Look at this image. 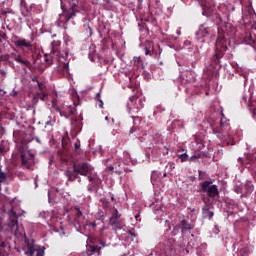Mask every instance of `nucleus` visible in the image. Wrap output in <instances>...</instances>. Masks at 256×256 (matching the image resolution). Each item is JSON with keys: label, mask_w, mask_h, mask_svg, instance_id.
<instances>
[{"label": "nucleus", "mask_w": 256, "mask_h": 256, "mask_svg": "<svg viewBox=\"0 0 256 256\" xmlns=\"http://www.w3.org/2000/svg\"><path fill=\"white\" fill-rule=\"evenodd\" d=\"M179 159H181V162L184 163V161H187V159H189V156L187 155V153H184L179 156Z\"/></svg>", "instance_id": "nucleus-36"}, {"label": "nucleus", "mask_w": 256, "mask_h": 256, "mask_svg": "<svg viewBox=\"0 0 256 256\" xmlns=\"http://www.w3.org/2000/svg\"><path fill=\"white\" fill-rule=\"evenodd\" d=\"M0 73H1V75H5L6 72H5V70L1 69Z\"/></svg>", "instance_id": "nucleus-55"}, {"label": "nucleus", "mask_w": 256, "mask_h": 256, "mask_svg": "<svg viewBox=\"0 0 256 256\" xmlns=\"http://www.w3.org/2000/svg\"><path fill=\"white\" fill-rule=\"evenodd\" d=\"M8 226L12 231H19V221L17 218L9 219Z\"/></svg>", "instance_id": "nucleus-19"}, {"label": "nucleus", "mask_w": 256, "mask_h": 256, "mask_svg": "<svg viewBox=\"0 0 256 256\" xmlns=\"http://www.w3.org/2000/svg\"><path fill=\"white\" fill-rule=\"evenodd\" d=\"M44 255H45V251L44 250H37L36 256H44Z\"/></svg>", "instance_id": "nucleus-42"}, {"label": "nucleus", "mask_w": 256, "mask_h": 256, "mask_svg": "<svg viewBox=\"0 0 256 256\" xmlns=\"http://www.w3.org/2000/svg\"><path fill=\"white\" fill-rule=\"evenodd\" d=\"M244 39L248 43V45H256V34L253 33V31L246 34Z\"/></svg>", "instance_id": "nucleus-18"}, {"label": "nucleus", "mask_w": 256, "mask_h": 256, "mask_svg": "<svg viewBox=\"0 0 256 256\" xmlns=\"http://www.w3.org/2000/svg\"><path fill=\"white\" fill-rule=\"evenodd\" d=\"M21 161L23 167L26 169H31L33 165H35V154L31 153V151H23L21 153Z\"/></svg>", "instance_id": "nucleus-9"}, {"label": "nucleus", "mask_w": 256, "mask_h": 256, "mask_svg": "<svg viewBox=\"0 0 256 256\" xmlns=\"http://www.w3.org/2000/svg\"><path fill=\"white\" fill-rule=\"evenodd\" d=\"M35 253V249H33L32 247L29 248V254L30 255H34Z\"/></svg>", "instance_id": "nucleus-47"}, {"label": "nucleus", "mask_w": 256, "mask_h": 256, "mask_svg": "<svg viewBox=\"0 0 256 256\" xmlns=\"http://www.w3.org/2000/svg\"><path fill=\"white\" fill-rule=\"evenodd\" d=\"M145 55H151V49L148 46L145 47Z\"/></svg>", "instance_id": "nucleus-43"}, {"label": "nucleus", "mask_w": 256, "mask_h": 256, "mask_svg": "<svg viewBox=\"0 0 256 256\" xmlns=\"http://www.w3.org/2000/svg\"><path fill=\"white\" fill-rule=\"evenodd\" d=\"M16 63H19L20 65H24V67H27L28 69H31V67H33L31 62L27 59H23V56L21 55L17 58Z\"/></svg>", "instance_id": "nucleus-20"}, {"label": "nucleus", "mask_w": 256, "mask_h": 256, "mask_svg": "<svg viewBox=\"0 0 256 256\" xmlns=\"http://www.w3.org/2000/svg\"><path fill=\"white\" fill-rule=\"evenodd\" d=\"M189 179L193 183V181H195L196 178H195V176H190Z\"/></svg>", "instance_id": "nucleus-52"}, {"label": "nucleus", "mask_w": 256, "mask_h": 256, "mask_svg": "<svg viewBox=\"0 0 256 256\" xmlns=\"http://www.w3.org/2000/svg\"><path fill=\"white\" fill-rule=\"evenodd\" d=\"M36 97L37 99H40V101H47V93H45L44 91L37 92Z\"/></svg>", "instance_id": "nucleus-26"}, {"label": "nucleus", "mask_w": 256, "mask_h": 256, "mask_svg": "<svg viewBox=\"0 0 256 256\" xmlns=\"http://www.w3.org/2000/svg\"><path fill=\"white\" fill-rule=\"evenodd\" d=\"M139 217V215H136L135 218L137 219Z\"/></svg>", "instance_id": "nucleus-63"}, {"label": "nucleus", "mask_w": 256, "mask_h": 256, "mask_svg": "<svg viewBox=\"0 0 256 256\" xmlns=\"http://www.w3.org/2000/svg\"><path fill=\"white\" fill-rule=\"evenodd\" d=\"M5 241L3 240V238L0 236V256H9L6 252H5Z\"/></svg>", "instance_id": "nucleus-23"}, {"label": "nucleus", "mask_w": 256, "mask_h": 256, "mask_svg": "<svg viewBox=\"0 0 256 256\" xmlns=\"http://www.w3.org/2000/svg\"><path fill=\"white\" fill-rule=\"evenodd\" d=\"M147 45H149V47H151V45H153V42L148 41V42H147Z\"/></svg>", "instance_id": "nucleus-57"}, {"label": "nucleus", "mask_w": 256, "mask_h": 256, "mask_svg": "<svg viewBox=\"0 0 256 256\" xmlns=\"http://www.w3.org/2000/svg\"><path fill=\"white\" fill-rule=\"evenodd\" d=\"M140 3L143 1V0H138Z\"/></svg>", "instance_id": "nucleus-64"}, {"label": "nucleus", "mask_w": 256, "mask_h": 256, "mask_svg": "<svg viewBox=\"0 0 256 256\" xmlns=\"http://www.w3.org/2000/svg\"><path fill=\"white\" fill-rule=\"evenodd\" d=\"M11 56L9 54H5V55H0V59L2 61H8L10 63V65L12 64L13 65V62L11 60H9Z\"/></svg>", "instance_id": "nucleus-31"}, {"label": "nucleus", "mask_w": 256, "mask_h": 256, "mask_svg": "<svg viewBox=\"0 0 256 256\" xmlns=\"http://www.w3.org/2000/svg\"><path fill=\"white\" fill-rule=\"evenodd\" d=\"M207 35H209V26L206 24H201L196 32L197 39H203V37H207Z\"/></svg>", "instance_id": "nucleus-15"}, {"label": "nucleus", "mask_w": 256, "mask_h": 256, "mask_svg": "<svg viewBox=\"0 0 256 256\" xmlns=\"http://www.w3.org/2000/svg\"><path fill=\"white\" fill-rule=\"evenodd\" d=\"M109 225H111L113 231H119V229H123V223L120 218H109Z\"/></svg>", "instance_id": "nucleus-16"}, {"label": "nucleus", "mask_w": 256, "mask_h": 256, "mask_svg": "<svg viewBox=\"0 0 256 256\" xmlns=\"http://www.w3.org/2000/svg\"><path fill=\"white\" fill-rule=\"evenodd\" d=\"M135 131H137V128H131V129H130V133H131V134L135 133Z\"/></svg>", "instance_id": "nucleus-51"}, {"label": "nucleus", "mask_w": 256, "mask_h": 256, "mask_svg": "<svg viewBox=\"0 0 256 256\" xmlns=\"http://www.w3.org/2000/svg\"><path fill=\"white\" fill-rule=\"evenodd\" d=\"M128 235H130V237L132 238V241L133 239H135L136 235L134 234L133 231H128Z\"/></svg>", "instance_id": "nucleus-44"}, {"label": "nucleus", "mask_w": 256, "mask_h": 256, "mask_svg": "<svg viewBox=\"0 0 256 256\" xmlns=\"http://www.w3.org/2000/svg\"><path fill=\"white\" fill-rule=\"evenodd\" d=\"M61 55L62 56L53 54V52H50V54H45L44 61L47 65V67H50V65H53V61H58V63H59V62L63 61V59H65L66 57H69V53H64Z\"/></svg>", "instance_id": "nucleus-10"}, {"label": "nucleus", "mask_w": 256, "mask_h": 256, "mask_svg": "<svg viewBox=\"0 0 256 256\" xmlns=\"http://www.w3.org/2000/svg\"><path fill=\"white\" fill-rule=\"evenodd\" d=\"M70 5V9L64 11V14L60 15L58 19L59 25H65V23H69L71 19H74L77 16V13H79V10H77V5H79V0H65Z\"/></svg>", "instance_id": "nucleus-3"}, {"label": "nucleus", "mask_w": 256, "mask_h": 256, "mask_svg": "<svg viewBox=\"0 0 256 256\" xmlns=\"http://www.w3.org/2000/svg\"><path fill=\"white\" fill-rule=\"evenodd\" d=\"M181 225H182V230H191L193 229V227L191 226V224H188L187 221L185 219H183L181 221Z\"/></svg>", "instance_id": "nucleus-27"}, {"label": "nucleus", "mask_w": 256, "mask_h": 256, "mask_svg": "<svg viewBox=\"0 0 256 256\" xmlns=\"http://www.w3.org/2000/svg\"><path fill=\"white\" fill-rule=\"evenodd\" d=\"M202 214H203V217L204 219H213V211L209 210L208 207H205L202 209Z\"/></svg>", "instance_id": "nucleus-21"}, {"label": "nucleus", "mask_w": 256, "mask_h": 256, "mask_svg": "<svg viewBox=\"0 0 256 256\" xmlns=\"http://www.w3.org/2000/svg\"><path fill=\"white\" fill-rule=\"evenodd\" d=\"M202 193H206L211 199L219 197V188L211 181H204L200 183Z\"/></svg>", "instance_id": "nucleus-7"}, {"label": "nucleus", "mask_w": 256, "mask_h": 256, "mask_svg": "<svg viewBox=\"0 0 256 256\" xmlns=\"http://www.w3.org/2000/svg\"><path fill=\"white\" fill-rule=\"evenodd\" d=\"M231 126L229 121L225 118V115L222 113V118L219 120L218 124H212V130L217 135L219 139H224V137H229V131Z\"/></svg>", "instance_id": "nucleus-4"}, {"label": "nucleus", "mask_w": 256, "mask_h": 256, "mask_svg": "<svg viewBox=\"0 0 256 256\" xmlns=\"http://www.w3.org/2000/svg\"><path fill=\"white\" fill-rule=\"evenodd\" d=\"M89 173H91V165L87 162H74L72 164V169L67 168L64 172L65 177H67V181L73 183L80 179L79 175L82 177H89Z\"/></svg>", "instance_id": "nucleus-2"}, {"label": "nucleus", "mask_w": 256, "mask_h": 256, "mask_svg": "<svg viewBox=\"0 0 256 256\" xmlns=\"http://www.w3.org/2000/svg\"><path fill=\"white\" fill-rule=\"evenodd\" d=\"M137 99H139V96H130L129 97V102L127 103V109L129 115H133V113H139L141 109H143V99L138 100L137 104Z\"/></svg>", "instance_id": "nucleus-8"}, {"label": "nucleus", "mask_w": 256, "mask_h": 256, "mask_svg": "<svg viewBox=\"0 0 256 256\" xmlns=\"http://www.w3.org/2000/svg\"><path fill=\"white\" fill-rule=\"evenodd\" d=\"M61 45V42L59 40H54L52 43H51V53H53V55H58V56H62V55H65V53L67 52H61L59 51V46Z\"/></svg>", "instance_id": "nucleus-17"}, {"label": "nucleus", "mask_w": 256, "mask_h": 256, "mask_svg": "<svg viewBox=\"0 0 256 256\" xmlns=\"http://www.w3.org/2000/svg\"><path fill=\"white\" fill-rule=\"evenodd\" d=\"M3 39H5V37H3V35H0V45L3 43Z\"/></svg>", "instance_id": "nucleus-53"}, {"label": "nucleus", "mask_w": 256, "mask_h": 256, "mask_svg": "<svg viewBox=\"0 0 256 256\" xmlns=\"http://www.w3.org/2000/svg\"><path fill=\"white\" fill-rule=\"evenodd\" d=\"M156 175H157V172H152L151 181H155Z\"/></svg>", "instance_id": "nucleus-46"}, {"label": "nucleus", "mask_w": 256, "mask_h": 256, "mask_svg": "<svg viewBox=\"0 0 256 256\" xmlns=\"http://www.w3.org/2000/svg\"><path fill=\"white\" fill-rule=\"evenodd\" d=\"M110 219H121V214H119V210L114 208Z\"/></svg>", "instance_id": "nucleus-29"}, {"label": "nucleus", "mask_w": 256, "mask_h": 256, "mask_svg": "<svg viewBox=\"0 0 256 256\" xmlns=\"http://www.w3.org/2000/svg\"><path fill=\"white\" fill-rule=\"evenodd\" d=\"M157 249L161 250L163 256L175 255V240L173 237L166 238L164 242H161Z\"/></svg>", "instance_id": "nucleus-6"}, {"label": "nucleus", "mask_w": 256, "mask_h": 256, "mask_svg": "<svg viewBox=\"0 0 256 256\" xmlns=\"http://www.w3.org/2000/svg\"><path fill=\"white\" fill-rule=\"evenodd\" d=\"M88 227H92V229H93V231H95V229H97V222H90L89 224H88Z\"/></svg>", "instance_id": "nucleus-39"}, {"label": "nucleus", "mask_w": 256, "mask_h": 256, "mask_svg": "<svg viewBox=\"0 0 256 256\" xmlns=\"http://www.w3.org/2000/svg\"><path fill=\"white\" fill-rule=\"evenodd\" d=\"M20 55H21V54L11 53V54H10V57H11L12 59H14V61H16Z\"/></svg>", "instance_id": "nucleus-40"}, {"label": "nucleus", "mask_w": 256, "mask_h": 256, "mask_svg": "<svg viewBox=\"0 0 256 256\" xmlns=\"http://www.w3.org/2000/svg\"><path fill=\"white\" fill-rule=\"evenodd\" d=\"M77 102H74V106H66L63 108V110L56 108V110L60 113L61 117H65V119H69L72 115H75L77 113Z\"/></svg>", "instance_id": "nucleus-11"}, {"label": "nucleus", "mask_w": 256, "mask_h": 256, "mask_svg": "<svg viewBox=\"0 0 256 256\" xmlns=\"http://www.w3.org/2000/svg\"><path fill=\"white\" fill-rule=\"evenodd\" d=\"M74 213H75L76 219H80V217H83V212L78 207L74 208Z\"/></svg>", "instance_id": "nucleus-30"}, {"label": "nucleus", "mask_w": 256, "mask_h": 256, "mask_svg": "<svg viewBox=\"0 0 256 256\" xmlns=\"http://www.w3.org/2000/svg\"><path fill=\"white\" fill-rule=\"evenodd\" d=\"M9 219H17V212L9 210Z\"/></svg>", "instance_id": "nucleus-35"}, {"label": "nucleus", "mask_w": 256, "mask_h": 256, "mask_svg": "<svg viewBox=\"0 0 256 256\" xmlns=\"http://www.w3.org/2000/svg\"><path fill=\"white\" fill-rule=\"evenodd\" d=\"M100 203H102V208L105 210V211H111V204L109 203V200L105 199V198H102L100 200Z\"/></svg>", "instance_id": "nucleus-24"}, {"label": "nucleus", "mask_w": 256, "mask_h": 256, "mask_svg": "<svg viewBox=\"0 0 256 256\" xmlns=\"http://www.w3.org/2000/svg\"><path fill=\"white\" fill-rule=\"evenodd\" d=\"M14 45H16L18 49H23V47H25V49H28L29 51L33 49V42L26 40L25 38L15 40Z\"/></svg>", "instance_id": "nucleus-12"}, {"label": "nucleus", "mask_w": 256, "mask_h": 256, "mask_svg": "<svg viewBox=\"0 0 256 256\" xmlns=\"http://www.w3.org/2000/svg\"><path fill=\"white\" fill-rule=\"evenodd\" d=\"M32 81H33V83H37V84L39 83V79H37V77H33Z\"/></svg>", "instance_id": "nucleus-49"}, {"label": "nucleus", "mask_w": 256, "mask_h": 256, "mask_svg": "<svg viewBox=\"0 0 256 256\" xmlns=\"http://www.w3.org/2000/svg\"><path fill=\"white\" fill-rule=\"evenodd\" d=\"M88 181H90V183H93L95 181V178H93L92 176H88Z\"/></svg>", "instance_id": "nucleus-48"}, {"label": "nucleus", "mask_w": 256, "mask_h": 256, "mask_svg": "<svg viewBox=\"0 0 256 256\" xmlns=\"http://www.w3.org/2000/svg\"><path fill=\"white\" fill-rule=\"evenodd\" d=\"M245 9H246L248 14L253 15V6L248 5V6H246Z\"/></svg>", "instance_id": "nucleus-38"}, {"label": "nucleus", "mask_w": 256, "mask_h": 256, "mask_svg": "<svg viewBox=\"0 0 256 256\" xmlns=\"http://www.w3.org/2000/svg\"><path fill=\"white\" fill-rule=\"evenodd\" d=\"M238 163L242 165V167H246L252 175L254 179H256V153L247 154L245 160L243 158H238Z\"/></svg>", "instance_id": "nucleus-5"}, {"label": "nucleus", "mask_w": 256, "mask_h": 256, "mask_svg": "<svg viewBox=\"0 0 256 256\" xmlns=\"http://www.w3.org/2000/svg\"><path fill=\"white\" fill-rule=\"evenodd\" d=\"M0 95H5V91L0 88Z\"/></svg>", "instance_id": "nucleus-54"}, {"label": "nucleus", "mask_w": 256, "mask_h": 256, "mask_svg": "<svg viewBox=\"0 0 256 256\" xmlns=\"http://www.w3.org/2000/svg\"><path fill=\"white\" fill-rule=\"evenodd\" d=\"M88 241H89V243H91L88 245H97V243H99V245H101V247H106L105 242H103L101 239L97 240V238H95V237H90V238H88Z\"/></svg>", "instance_id": "nucleus-22"}, {"label": "nucleus", "mask_w": 256, "mask_h": 256, "mask_svg": "<svg viewBox=\"0 0 256 256\" xmlns=\"http://www.w3.org/2000/svg\"><path fill=\"white\" fill-rule=\"evenodd\" d=\"M179 231H180V227L174 226L173 231L171 232V237H175V235H177Z\"/></svg>", "instance_id": "nucleus-34"}, {"label": "nucleus", "mask_w": 256, "mask_h": 256, "mask_svg": "<svg viewBox=\"0 0 256 256\" xmlns=\"http://www.w3.org/2000/svg\"><path fill=\"white\" fill-rule=\"evenodd\" d=\"M146 155H147L148 159H150V158H151V155H149V154H146Z\"/></svg>", "instance_id": "nucleus-61"}, {"label": "nucleus", "mask_w": 256, "mask_h": 256, "mask_svg": "<svg viewBox=\"0 0 256 256\" xmlns=\"http://www.w3.org/2000/svg\"><path fill=\"white\" fill-rule=\"evenodd\" d=\"M200 5L202 7V15H204V17H213V15H215V23L218 25V37L215 43V53L210 58V63L206 66L205 70V73L208 75V79H211V77H217V73L221 68V59H223L225 51H227V39L225 38V29H223L226 22L223 20L221 15L215 12V2H213V0H201Z\"/></svg>", "instance_id": "nucleus-1"}, {"label": "nucleus", "mask_w": 256, "mask_h": 256, "mask_svg": "<svg viewBox=\"0 0 256 256\" xmlns=\"http://www.w3.org/2000/svg\"><path fill=\"white\" fill-rule=\"evenodd\" d=\"M66 61H67V57L62 58V61L60 63H63V65L58 67V73L62 77H69V62H66Z\"/></svg>", "instance_id": "nucleus-13"}, {"label": "nucleus", "mask_w": 256, "mask_h": 256, "mask_svg": "<svg viewBox=\"0 0 256 256\" xmlns=\"http://www.w3.org/2000/svg\"><path fill=\"white\" fill-rule=\"evenodd\" d=\"M0 153H3V147L0 146Z\"/></svg>", "instance_id": "nucleus-58"}, {"label": "nucleus", "mask_w": 256, "mask_h": 256, "mask_svg": "<svg viewBox=\"0 0 256 256\" xmlns=\"http://www.w3.org/2000/svg\"><path fill=\"white\" fill-rule=\"evenodd\" d=\"M206 95H209V92H208V91H206Z\"/></svg>", "instance_id": "nucleus-62"}, {"label": "nucleus", "mask_w": 256, "mask_h": 256, "mask_svg": "<svg viewBox=\"0 0 256 256\" xmlns=\"http://www.w3.org/2000/svg\"><path fill=\"white\" fill-rule=\"evenodd\" d=\"M36 89H38L39 92H43L45 90V84H43V82H38L36 85Z\"/></svg>", "instance_id": "nucleus-32"}, {"label": "nucleus", "mask_w": 256, "mask_h": 256, "mask_svg": "<svg viewBox=\"0 0 256 256\" xmlns=\"http://www.w3.org/2000/svg\"><path fill=\"white\" fill-rule=\"evenodd\" d=\"M108 169H109V171H114L115 168L113 166H109Z\"/></svg>", "instance_id": "nucleus-56"}, {"label": "nucleus", "mask_w": 256, "mask_h": 256, "mask_svg": "<svg viewBox=\"0 0 256 256\" xmlns=\"http://www.w3.org/2000/svg\"><path fill=\"white\" fill-rule=\"evenodd\" d=\"M95 253H97V255H101V247L98 245H86V255L87 256H92L95 255Z\"/></svg>", "instance_id": "nucleus-14"}, {"label": "nucleus", "mask_w": 256, "mask_h": 256, "mask_svg": "<svg viewBox=\"0 0 256 256\" xmlns=\"http://www.w3.org/2000/svg\"><path fill=\"white\" fill-rule=\"evenodd\" d=\"M111 201H115V197L112 196V197H111Z\"/></svg>", "instance_id": "nucleus-60"}, {"label": "nucleus", "mask_w": 256, "mask_h": 256, "mask_svg": "<svg viewBox=\"0 0 256 256\" xmlns=\"http://www.w3.org/2000/svg\"><path fill=\"white\" fill-rule=\"evenodd\" d=\"M2 15H7V12H6V11H3V12H2Z\"/></svg>", "instance_id": "nucleus-59"}, {"label": "nucleus", "mask_w": 256, "mask_h": 256, "mask_svg": "<svg viewBox=\"0 0 256 256\" xmlns=\"http://www.w3.org/2000/svg\"><path fill=\"white\" fill-rule=\"evenodd\" d=\"M97 101H99V107H103V100H101V93H97L96 95Z\"/></svg>", "instance_id": "nucleus-37"}, {"label": "nucleus", "mask_w": 256, "mask_h": 256, "mask_svg": "<svg viewBox=\"0 0 256 256\" xmlns=\"http://www.w3.org/2000/svg\"><path fill=\"white\" fill-rule=\"evenodd\" d=\"M7 181V174H5V172H2L0 169V183H3Z\"/></svg>", "instance_id": "nucleus-33"}, {"label": "nucleus", "mask_w": 256, "mask_h": 256, "mask_svg": "<svg viewBox=\"0 0 256 256\" xmlns=\"http://www.w3.org/2000/svg\"><path fill=\"white\" fill-rule=\"evenodd\" d=\"M35 141H37L40 145H41V139H39V137H34Z\"/></svg>", "instance_id": "nucleus-50"}, {"label": "nucleus", "mask_w": 256, "mask_h": 256, "mask_svg": "<svg viewBox=\"0 0 256 256\" xmlns=\"http://www.w3.org/2000/svg\"><path fill=\"white\" fill-rule=\"evenodd\" d=\"M248 107H249V111H250L253 119L256 120V107H255V105L250 104V105H248Z\"/></svg>", "instance_id": "nucleus-28"}, {"label": "nucleus", "mask_w": 256, "mask_h": 256, "mask_svg": "<svg viewBox=\"0 0 256 256\" xmlns=\"http://www.w3.org/2000/svg\"><path fill=\"white\" fill-rule=\"evenodd\" d=\"M134 63L137 67H141L142 69H145V65L143 64V60L139 56L134 57Z\"/></svg>", "instance_id": "nucleus-25"}, {"label": "nucleus", "mask_w": 256, "mask_h": 256, "mask_svg": "<svg viewBox=\"0 0 256 256\" xmlns=\"http://www.w3.org/2000/svg\"><path fill=\"white\" fill-rule=\"evenodd\" d=\"M86 31L89 32V37H91V35H93V28H91L89 25L86 26Z\"/></svg>", "instance_id": "nucleus-41"}, {"label": "nucleus", "mask_w": 256, "mask_h": 256, "mask_svg": "<svg viewBox=\"0 0 256 256\" xmlns=\"http://www.w3.org/2000/svg\"><path fill=\"white\" fill-rule=\"evenodd\" d=\"M74 147H75V150L77 151V149H80L81 148V144H79L78 142H76L74 144Z\"/></svg>", "instance_id": "nucleus-45"}]
</instances>
